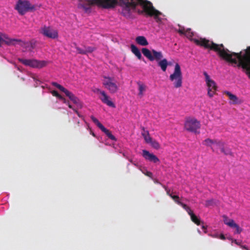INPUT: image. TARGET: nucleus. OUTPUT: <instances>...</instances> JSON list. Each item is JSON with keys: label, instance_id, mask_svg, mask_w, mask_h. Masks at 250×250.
Listing matches in <instances>:
<instances>
[{"label": "nucleus", "instance_id": "f257e3e1", "mask_svg": "<svg viewBox=\"0 0 250 250\" xmlns=\"http://www.w3.org/2000/svg\"><path fill=\"white\" fill-rule=\"evenodd\" d=\"M79 8L83 9L88 12L91 5H96L104 8L108 9L114 7L117 4L122 7V14L125 17H129L132 10H135L137 5H140L143 8L141 13H145L150 17H153L157 22H161L160 16L162 13L155 9L152 3L147 0H79Z\"/></svg>", "mask_w": 250, "mask_h": 250}, {"label": "nucleus", "instance_id": "f03ea898", "mask_svg": "<svg viewBox=\"0 0 250 250\" xmlns=\"http://www.w3.org/2000/svg\"><path fill=\"white\" fill-rule=\"evenodd\" d=\"M188 39L193 41L197 45L210 49L217 52L222 59L227 62L241 67L243 71L250 79V46L239 53L230 51L225 48L223 44H216L205 38L192 39L194 35L190 28H188L184 34Z\"/></svg>", "mask_w": 250, "mask_h": 250}, {"label": "nucleus", "instance_id": "7ed1b4c3", "mask_svg": "<svg viewBox=\"0 0 250 250\" xmlns=\"http://www.w3.org/2000/svg\"><path fill=\"white\" fill-rule=\"evenodd\" d=\"M142 52L149 61H156L158 62V65L161 67L163 71L165 72L166 71L168 64V62L166 59H162L163 55L161 52L157 51L154 49L151 52L146 48H143Z\"/></svg>", "mask_w": 250, "mask_h": 250}, {"label": "nucleus", "instance_id": "20e7f679", "mask_svg": "<svg viewBox=\"0 0 250 250\" xmlns=\"http://www.w3.org/2000/svg\"><path fill=\"white\" fill-rule=\"evenodd\" d=\"M182 73L181 68L178 63H176L173 74L169 76V80L173 82L175 88L181 87L182 85Z\"/></svg>", "mask_w": 250, "mask_h": 250}, {"label": "nucleus", "instance_id": "39448f33", "mask_svg": "<svg viewBox=\"0 0 250 250\" xmlns=\"http://www.w3.org/2000/svg\"><path fill=\"white\" fill-rule=\"evenodd\" d=\"M15 8L20 15H23L26 12L35 10L36 7L35 5L31 4L29 1L24 0L18 1Z\"/></svg>", "mask_w": 250, "mask_h": 250}, {"label": "nucleus", "instance_id": "423d86ee", "mask_svg": "<svg viewBox=\"0 0 250 250\" xmlns=\"http://www.w3.org/2000/svg\"><path fill=\"white\" fill-rule=\"evenodd\" d=\"M103 80V84L104 88L107 89L110 93H115L119 89V86L117 82L113 77L104 76Z\"/></svg>", "mask_w": 250, "mask_h": 250}, {"label": "nucleus", "instance_id": "0eeeda50", "mask_svg": "<svg viewBox=\"0 0 250 250\" xmlns=\"http://www.w3.org/2000/svg\"><path fill=\"white\" fill-rule=\"evenodd\" d=\"M18 61L26 66H29L33 68H41L46 66L47 64V62L45 61H38L33 59L19 58Z\"/></svg>", "mask_w": 250, "mask_h": 250}, {"label": "nucleus", "instance_id": "6e6552de", "mask_svg": "<svg viewBox=\"0 0 250 250\" xmlns=\"http://www.w3.org/2000/svg\"><path fill=\"white\" fill-rule=\"evenodd\" d=\"M200 128V123L195 119H188L185 123V128L189 131L199 133L197 130Z\"/></svg>", "mask_w": 250, "mask_h": 250}, {"label": "nucleus", "instance_id": "1a4fd4ad", "mask_svg": "<svg viewBox=\"0 0 250 250\" xmlns=\"http://www.w3.org/2000/svg\"><path fill=\"white\" fill-rule=\"evenodd\" d=\"M41 33L44 36L51 39H56L58 36L57 31L50 27L44 26L41 29Z\"/></svg>", "mask_w": 250, "mask_h": 250}, {"label": "nucleus", "instance_id": "9d476101", "mask_svg": "<svg viewBox=\"0 0 250 250\" xmlns=\"http://www.w3.org/2000/svg\"><path fill=\"white\" fill-rule=\"evenodd\" d=\"M21 41L19 39H11L8 37L6 34L0 32V47L1 46V44L4 43L7 45H14L15 42H20Z\"/></svg>", "mask_w": 250, "mask_h": 250}, {"label": "nucleus", "instance_id": "9b49d317", "mask_svg": "<svg viewBox=\"0 0 250 250\" xmlns=\"http://www.w3.org/2000/svg\"><path fill=\"white\" fill-rule=\"evenodd\" d=\"M143 156L145 159L148 160L150 162L156 163L159 162V159L158 157L152 153H149V152L146 150H143L142 153Z\"/></svg>", "mask_w": 250, "mask_h": 250}, {"label": "nucleus", "instance_id": "f8f14e48", "mask_svg": "<svg viewBox=\"0 0 250 250\" xmlns=\"http://www.w3.org/2000/svg\"><path fill=\"white\" fill-rule=\"evenodd\" d=\"M203 144L208 146H210L213 151H214V149L212 147V145H216L217 146H222V142L221 141H218L217 140H211L210 139L208 138L205 140Z\"/></svg>", "mask_w": 250, "mask_h": 250}, {"label": "nucleus", "instance_id": "ddd939ff", "mask_svg": "<svg viewBox=\"0 0 250 250\" xmlns=\"http://www.w3.org/2000/svg\"><path fill=\"white\" fill-rule=\"evenodd\" d=\"M203 74L205 77V81L207 83L208 89L217 90V87L215 82L210 78L209 76L208 75L207 72L204 71L203 72Z\"/></svg>", "mask_w": 250, "mask_h": 250}, {"label": "nucleus", "instance_id": "4468645a", "mask_svg": "<svg viewBox=\"0 0 250 250\" xmlns=\"http://www.w3.org/2000/svg\"><path fill=\"white\" fill-rule=\"evenodd\" d=\"M224 94L228 96L230 104H240L242 103V101L239 99V98L235 95L231 93L229 91H225Z\"/></svg>", "mask_w": 250, "mask_h": 250}, {"label": "nucleus", "instance_id": "2eb2a0df", "mask_svg": "<svg viewBox=\"0 0 250 250\" xmlns=\"http://www.w3.org/2000/svg\"><path fill=\"white\" fill-rule=\"evenodd\" d=\"M100 94L102 95L103 98H101L102 101L108 106L115 107L114 104L109 99V97L106 95L104 91H100Z\"/></svg>", "mask_w": 250, "mask_h": 250}, {"label": "nucleus", "instance_id": "dca6fc26", "mask_svg": "<svg viewBox=\"0 0 250 250\" xmlns=\"http://www.w3.org/2000/svg\"><path fill=\"white\" fill-rule=\"evenodd\" d=\"M63 93L74 104H77V105H80L79 99L71 92L69 91L67 89H66Z\"/></svg>", "mask_w": 250, "mask_h": 250}, {"label": "nucleus", "instance_id": "f3484780", "mask_svg": "<svg viewBox=\"0 0 250 250\" xmlns=\"http://www.w3.org/2000/svg\"><path fill=\"white\" fill-rule=\"evenodd\" d=\"M135 41L138 44L142 46H146L148 44L146 38L143 36L137 37L135 39Z\"/></svg>", "mask_w": 250, "mask_h": 250}, {"label": "nucleus", "instance_id": "a211bd4d", "mask_svg": "<svg viewBox=\"0 0 250 250\" xmlns=\"http://www.w3.org/2000/svg\"><path fill=\"white\" fill-rule=\"evenodd\" d=\"M130 48L132 52L138 58V59L141 60L142 58V55L139 49L134 44H131Z\"/></svg>", "mask_w": 250, "mask_h": 250}, {"label": "nucleus", "instance_id": "6ab92c4d", "mask_svg": "<svg viewBox=\"0 0 250 250\" xmlns=\"http://www.w3.org/2000/svg\"><path fill=\"white\" fill-rule=\"evenodd\" d=\"M138 85L139 86V91L138 95L140 97V98H142L144 95V92L146 90V86L145 84L141 82H138Z\"/></svg>", "mask_w": 250, "mask_h": 250}, {"label": "nucleus", "instance_id": "aec40b11", "mask_svg": "<svg viewBox=\"0 0 250 250\" xmlns=\"http://www.w3.org/2000/svg\"><path fill=\"white\" fill-rule=\"evenodd\" d=\"M101 130L103 132H104L106 134V135L108 137V138H109L110 139H111L113 141L116 140L115 137L112 134L111 131H109L107 128H106L104 126L101 129Z\"/></svg>", "mask_w": 250, "mask_h": 250}, {"label": "nucleus", "instance_id": "412c9836", "mask_svg": "<svg viewBox=\"0 0 250 250\" xmlns=\"http://www.w3.org/2000/svg\"><path fill=\"white\" fill-rule=\"evenodd\" d=\"M221 149V152L224 153L226 155H232V153L229 148H224V143L222 142V146H219Z\"/></svg>", "mask_w": 250, "mask_h": 250}, {"label": "nucleus", "instance_id": "4be33fe9", "mask_svg": "<svg viewBox=\"0 0 250 250\" xmlns=\"http://www.w3.org/2000/svg\"><path fill=\"white\" fill-rule=\"evenodd\" d=\"M229 227L235 229V232L236 233L240 234L242 231V229L235 222L233 224L229 223Z\"/></svg>", "mask_w": 250, "mask_h": 250}, {"label": "nucleus", "instance_id": "5701e85b", "mask_svg": "<svg viewBox=\"0 0 250 250\" xmlns=\"http://www.w3.org/2000/svg\"><path fill=\"white\" fill-rule=\"evenodd\" d=\"M190 219L191 221L197 226H199L201 224V222L200 219L198 218L194 214H192L191 216H190Z\"/></svg>", "mask_w": 250, "mask_h": 250}, {"label": "nucleus", "instance_id": "b1692460", "mask_svg": "<svg viewBox=\"0 0 250 250\" xmlns=\"http://www.w3.org/2000/svg\"><path fill=\"white\" fill-rule=\"evenodd\" d=\"M51 84L57 87V88H58L60 90H61V91L64 92L65 90L66 89V88H65L64 87H63L62 85H60V84L58 83H57L56 82H52L51 83Z\"/></svg>", "mask_w": 250, "mask_h": 250}, {"label": "nucleus", "instance_id": "393cba45", "mask_svg": "<svg viewBox=\"0 0 250 250\" xmlns=\"http://www.w3.org/2000/svg\"><path fill=\"white\" fill-rule=\"evenodd\" d=\"M91 119L100 129L104 126V125L99 121V120L94 116H91Z\"/></svg>", "mask_w": 250, "mask_h": 250}, {"label": "nucleus", "instance_id": "a878e982", "mask_svg": "<svg viewBox=\"0 0 250 250\" xmlns=\"http://www.w3.org/2000/svg\"><path fill=\"white\" fill-rule=\"evenodd\" d=\"M216 204V201L214 199H211L206 201L205 205L206 207H208L209 206H213Z\"/></svg>", "mask_w": 250, "mask_h": 250}, {"label": "nucleus", "instance_id": "bb28decb", "mask_svg": "<svg viewBox=\"0 0 250 250\" xmlns=\"http://www.w3.org/2000/svg\"><path fill=\"white\" fill-rule=\"evenodd\" d=\"M181 207L187 211L190 216H191L192 214H194L193 211L187 205L183 204Z\"/></svg>", "mask_w": 250, "mask_h": 250}, {"label": "nucleus", "instance_id": "cd10ccee", "mask_svg": "<svg viewBox=\"0 0 250 250\" xmlns=\"http://www.w3.org/2000/svg\"><path fill=\"white\" fill-rule=\"evenodd\" d=\"M171 198L174 200V201L178 205L182 206L184 203L181 202L179 200V197L177 195L171 196Z\"/></svg>", "mask_w": 250, "mask_h": 250}, {"label": "nucleus", "instance_id": "c85d7f7f", "mask_svg": "<svg viewBox=\"0 0 250 250\" xmlns=\"http://www.w3.org/2000/svg\"><path fill=\"white\" fill-rule=\"evenodd\" d=\"M224 218V223L229 226V224H233L234 222V221L232 219H229L226 216L224 215L223 216Z\"/></svg>", "mask_w": 250, "mask_h": 250}, {"label": "nucleus", "instance_id": "c756f323", "mask_svg": "<svg viewBox=\"0 0 250 250\" xmlns=\"http://www.w3.org/2000/svg\"><path fill=\"white\" fill-rule=\"evenodd\" d=\"M149 144H150L152 147L155 149H158L160 148V146L159 144L155 140H152V142H150Z\"/></svg>", "mask_w": 250, "mask_h": 250}, {"label": "nucleus", "instance_id": "7c9ffc66", "mask_svg": "<svg viewBox=\"0 0 250 250\" xmlns=\"http://www.w3.org/2000/svg\"><path fill=\"white\" fill-rule=\"evenodd\" d=\"M179 28L177 30V32L180 35H184L186 32V29L184 26L180 25H178Z\"/></svg>", "mask_w": 250, "mask_h": 250}, {"label": "nucleus", "instance_id": "2f4dec72", "mask_svg": "<svg viewBox=\"0 0 250 250\" xmlns=\"http://www.w3.org/2000/svg\"><path fill=\"white\" fill-rule=\"evenodd\" d=\"M95 47H91V46H85L84 50L85 51V54L87 53H91L95 50Z\"/></svg>", "mask_w": 250, "mask_h": 250}, {"label": "nucleus", "instance_id": "473e14b6", "mask_svg": "<svg viewBox=\"0 0 250 250\" xmlns=\"http://www.w3.org/2000/svg\"><path fill=\"white\" fill-rule=\"evenodd\" d=\"M51 93L53 96L57 97L60 100V99H62V96H61L57 91L53 90L51 92Z\"/></svg>", "mask_w": 250, "mask_h": 250}, {"label": "nucleus", "instance_id": "72a5a7b5", "mask_svg": "<svg viewBox=\"0 0 250 250\" xmlns=\"http://www.w3.org/2000/svg\"><path fill=\"white\" fill-rule=\"evenodd\" d=\"M216 90L213 89H208V94L210 97H212L215 94Z\"/></svg>", "mask_w": 250, "mask_h": 250}, {"label": "nucleus", "instance_id": "f704fd0d", "mask_svg": "<svg viewBox=\"0 0 250 250\" xmlns=\"http://www.w3.org/2000/svg\"><path fill=\"white\" fill-rule=\"evenodd\" d=\"M216 90L213 89H208V94L210 97H212L215 94Z\"/></svg>", "mask_w": 250, "mask_h": 250}, {"label": "nucleus", "instance_id": "c9c22d12", "mask_svg": "<svg viewBox=\"0 0 250 250\" xmlns=\"http://www.w3.org/2000/svg\"><path fill=\"white\" fill-rule=\"evenodd\" d=\"M76 48L78 53L81 54H85V51L84 50V49H82L79 47H76Z\"/></svg>", "mask_w": 250, "mask_h": 250}, {"label": "nucleus", "instance_id": "e433bc0d", "mask_svg": "<svg viewBox=\"0 0 250 250\" xmlns=\"http://www.w3.org/2000/svg\"><path fill=\"white\" fill-rule=\"evenodd\" d=\"M144 139L146 143L149 144L150 142H152V138L150 137L149 134L147 136H145Z\"/></svg>", "mask_w": 250, "mask_h": 250}, {"label": "nucleus", "instance_id": "4c0bfd02", "mask_svg": "<svg viewBox=\"0 0 250 250\" xmlns=\"http://www.w3.org/2000/svg\"><path fill=\"white\" fill-rule=\"evenodd\" d=\"M142 130H143V132H142V135L144 137V138H145V136H147L149 134V132L148 131L145 130L144 127L142 128Z\"/></svg>", "mask_w": 250, "mask_h": 250}, {"label": "nucleus", "instance_id": "58836bf2", "mask_svg": "<svg viewBox=\"0 0 250 250\" xmlns=\"http://www.w3.org/2000/svg\"><path fill=\"white\" fill-rule=\"evenodd\" d=\"M163 187L165 188V190L167 192V195L171 197V196H172L173 195H172L170 193V190L169 189H168L167 187H166L165 186H164Z\"/></svg>", "mask_w": 250, "mask_h": 250}, {"label": "nucleus", "instance_id": "ea45409f", "mask_svg": "<svg viewBox=\"0 0 250 250\" xmlns=\"http://www.w3.org/2000/svg\"><path fill=\"white\" fill-rule=\"evenodd\" d=\"M144 173L146 175V176H148V177H149L150 178H152V172H151L150 171H146V172H145V173L144 172Z\"/></svg>", "mask_w": 250, "mask_h": 250}, {"label": "nucleus", "instance_id": "a19ab883", "mask_svg": "<svg viewBox=\"0 0 250 250\" xmlns=\"http://www.w3.org/2000/svg\"><path fill=\"white\" fill-rule=\"evenodd\" d=\"M218 238L223 240H225L226 239L225 236L223 234H221Z\"/></svg>", "mask_w": 250, "mask_h": 250}, {"label": "nucleus", "instance_id": "79ce46f5", "mask_svg": "<svg viewBox=\"0 0 250 250\" xmlns=\"http://www.w3.org/2000/svg\"><path fill=\"white\" fill-rule=\"evenodd\" d=\"M201 224L202 225L204 224V222H201ZM202 229H203V230L204 231V232L205 233H206L207 232V227H205L204 225H202Z\"/></svg>", "mask_w": 250, "mask_h": 250}, {"label": "nucleus", "instance_id": "37998d69", "mask_svg": "<svg viewBox=\"0 0 250 250\" xmlns=\"http://www.w3.org/2000/svg\"><path fill=\"white\" fill-rule=\"evenodd\" d=\"M60 100H62L63 103L66 104H67L68 101H66V99L65 98H64L63 97H62V99H60Z\"/></svg>", "mask_w": 250, "mask_h": 250}, {"label": "nucleus", "instance_id": "c03bdc74", "mask_svg": "<svg viewBox=\"0 0 250 250\" xmlns=\"http://www.w3.org/2000/svg\"><path fill=\"white\" fill-rule=\"evenodd\" d=\"M232 242H234V243H235L236 245H239V246H240V245H240V243L239 242H237V240H235H235H232Z\"/></svg>", "mask_w": 250, "mask_h": 250}, {"label": "nucleus", "instance_id": "a18cd8bd", "mask_svg": "<svg viewBox=\"0 0 250 250\" xmlns=\"http://www.w3.org/2000/svg\"><path fill=\"white\" fill-rule=\"evenodd\" d=\"M240 247L243 249H244V250H249L248 248L246 246L240 245Z\"/></svg>", "mask_w": 250, "mask_h": 250}, {"label": "nucleus", "instance_id": "49530a36", "mask_svg": "<svg viewBox=\"0 0 250 250\" xmlns=\"http://www.w3.org/2000/svg\"><path fill=\"white\" fill-rule=\"evenodd\" d=\"M67 104L68 105V107L70 108H72V105L69 104V102H67Z\"/></svg>", "mask_w": 250, "mask_h": 250}, {"label": "nucleus", "instance_id": "de8ad7c7", "mask_svg": "<svg viewBox=\"0 0 250 250\" xmlns=\"http://www.w3.org/2000/svg\"><path fill=\"white\" fill-rule=\"evenodd\" d=\"M95 91L97 92H99L100 93V91H102L98 88V89H96Z\"/></svg>", "mask_w": 250, "mask_h": 250}, {"label": "nucleus", "instance_id": "09e8293b", "mask_svg": "<svg viewBox=\"0 0 250 250\" xmlns=\"http://www.w3.org/2000/svg\"><path fill=\"white\" fill-rule=\"evenodd\" d=\"M92 135L93 136H95V134H94V133H92Z\"/></svg>", "mask_w": 250, "mask_h": 250}, {"label": "nucleus", "instance_id": "8fccbe9b", "mask_svg": "<svg viewBox=\"0 0 250 250\" xmlns=\"http://www.w3.org/2000/svg\"><path fill=\"white\" fill-rule=\"evenodd\" d=\"M155 183H159V182L157 180V181H156L155 182Z\"/></svg>", "mask_w": 250, "mask_h": 250}, {"label": "nucleus", "instance_id": "3c124183", "mask_svg": "<svg viewBox=\"0 0 250 250\" xmlns=\"http://www.w3.org/2000/svg\"><path fill=\"white\" fill-rule=\"evenodd\" d=\"M228 239H229V240H231L232 241L233 240V239H231V238H228Z\"/></svg>", "mask_w": 250, "mask_h": 250}, {"label": "nucleus", "instance_id": "603ef678", "mask_svg": "<svg viewBox=\"0 0 250 250\" xmlns=\"http://www.w3.org/2000/svg\"><path fill=\"white\" fill-rule=\"evenodd\" d=\"M18 1H23L22 0H18Z\"/></svg>", "mask_w": 250, "mask_h": 250}]
</instances>
